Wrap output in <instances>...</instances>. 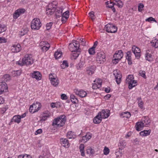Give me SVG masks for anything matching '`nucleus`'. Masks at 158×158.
Instances as JSON below:
<instances>
[{
    "mask_svg": "<svg viewBox=\"0 0 158 158\" xmlns=\"http://www.w3.org/2000/svg\"><path fill=\"white\" fill-rule=\"evenodd\" d=\"M66 121L65 116L62 115L55 118L52 121V125L56 128H60L64 125Z\"/></svg>",
    "mask_w": 158,
    "mask_h": 158,
    "instance_id": "1",
    "label": "nucleus"
},
{
    "mask_svg": "<svg viewBox=\"0 0 158 158\" xmlns=\"http://www.w3.org/2000/svg\"><path fill=\"white\" fill-rule=\"evenodd\" d=\"M34 60L31 55L27 54L23 57L22 61H17L16 64L20 66L23 65H28L32 64L34 63Z\"/></svg>",
    "mask_w": 158,
    "mask_h": 158,
    "instance_id": "2",
    "label": "nucleus"
},
{
    "mask_svg": "<svg viewBox=\"0 0 158 158\" xmlns=\"http://www.w3.org/2000/svg\"><path fill=\"white\" fill-rule=\"evenodd\" d=\"M126 82L128 85V88L130 89H132L137 85V81L134 80L133 75H129L127 77Z\"/></svg>",
    "mask_w": 158,
    "mask_h": 158,
    "instance_id": "3",
    "label": "nucleus"
},
{
    "mask_svg": "<svg viewBox=\"0 0 158 158\" xmlns=\"http://www.w3.org/2000/svg\"><path fill=\"white\" fill-rule=\"evenodd\" d=\"M31 28L34 30H39L41 26V23L40 19L38 18L33 19L31 22Z\"/></svg>",
    "mask_w": 158,
    "mask_h": 158,
    "instance_id": "4",
    "label": "nucleus"
},
{
    "mask_svg": "<svg viewBox=\"0 0 158 158\" xmlns=\"http://www.w3.org/2000/svg\"><path fill=\"white\" fill-rule=\"evenodd\" d=\"M56 7V2H53L51 3L48 4L46 8V13L49 15H52L53 14L55 11Z\"/></svg>",
    "mask_w": 158,
    "mask_h": 158,
    "instance_id": "5",
    "label": "nucleus"
},
{
    "mask_svg": "<svg viewBox=\"0 0 158 158\" xmlns=\"http://www.w3.org/2000/svg\"><path fill=\"white\" fill-rule=\"evenodd\" d=\"M41 106V104L39 102H34L30 106L29 111L32 113L37 112L40 110Z\"/></svg>",
    "mask_w": 158,
    "mask_h": 158,
    "instance_id": "6",
    "label": "nucleus"
},
{
    "mask_svg": "<svg viewBox=\"0 0 158 158\" xmlns=\"http://www.w3.org/2000/svg\"><path fill=\"white\" fill-rule=\"evenodd\" d=\"M49 78L51 84L53 86H57L59 83V80L56 76L54 74H51L49 75Z\"/></svg>",
    "mask_w": 158,
    "mask_h": 158,
    "instance_id": "7",
    "label": "nucleus"
},
{
    "mask_svg": "<svg viewBox=\"0 0 158 158\" xmlns=\"http://www.w3.org/2000/svg\"><path fill=\"white\" fill-rule=\"evenodd\" d=\"M105 55L103 52H100L97 53L96 57V60L97 62L99 64H102L105 61Z\"/></svg>",
    "mask_w": 158,
    "mask_h": 158,
    "instance_id": "8",
    "label": "nucleus"
},
{
    "mask_svg": "<svg viewBox=\"0 0 158 158\" xmlns=\"http://www.w3.org/2000/svg\"><path fill=\"white\" fill-rule=\"evenodd\" d=\"M79 43L77 41L74 40L72 43L69 44V48L70 51L76 52L79 49Z\"/></svg>",
    "mask_w": 158,
    "mask_h": 158,
    "instance_id": "9",
    "label": "nucleus"
},
{
    "mask_svg": "<svg viewBox=\"0 0 158 158\" xmlns=\"http://www.w3.org/2000/svg\"><path fill=\"white\" fill-rule=\"evenodd\" d=\"M105 29L106 30V31L108 32L111 33H115L117 30V27H116L111 24H108L106 25Z\"/></svg>",
    "mask_w": 158,
    "mask_h": 158,
    "instance_id": "10",
    "label": "nucleus"
},
{
    "mask_svg": "<svg viewBox=\"0 0 158 158\" xmlns=\"http://www.w3.org/2000/svg\"><path fill=\"white\" fill-rule=\"evenodd\" d=\"M102 83V81L101 79L96 78L94 81V83L93 84V89H96L100 88L101 87Z\"/></svg>",
    "mask_w": 158,
    "mask_h": 158,
    "instance_id": "11",
    "label": "nucleus"
},
{
    "mask_svg": "<svg viewBox=\"0 0 158 158\" xmlns=\"http://www.w3.org/2000/svg\"><path fill=\"white\" fill-rule=\"evenodd\" d=\"M113 74L116 79V81L118 84H119L121 81L122 75L119 71L116 70L114 71Z\"/></svg>",
    "mask_w": 158,
    "mask_h": 158,
    "instance_id": "12",
    "label": "nucleus"
},
{
    "mask_svg": "<svg viewBox=\"0 0 158 158\" xmlns=\"http://www.w3.org/2000/svg\"><path fill=\"white\" fill-rule=\"evenodd\" d=\"M21 49L20 45L18 43H15L13 44L10 48L11 51L14 53L19 52Z\"/></svg>",
    "mask_w": 158,
    "mask_h": 158,
    "instance_id": "13",
    "label": "nucleus"
},
{
    "mask_svg": "<svg viewBox=\"0 0 158 158\" xmlns=\"http://www.w3.org/2000/svg\"><path fill=\"white\" fill-rule=\"evenodd\" d=\"M74 92L76 94L81 98L85 97L87 95L86 91L83 89H74Z\"/></svg>",
    "mask_w": 158,
    "mask_h": 158,
    "instance_id": "14",
    "label": "nucleus"
},
{
    "mask_svg": "<svg viewBox=\"0 0 158 158\" xmlns=\"http://www.w3.org/2000/svg\"><path fill=\"white\" fill-rule=\"evenodd\" d=\"M132 50L135 57L138 59L139 58L140 56V50L138 47L134 45L132 48Z\"/></svg>",
    "mask_w": 158,
    "mask_h": 158,
    "instance_id": "15",
    "label": "nucleus"
},
{
    "mask_svg": "<svg viewBox=\"0 0 158 158\" xmlns=\"http://www.w3.org/2000/svg\"><path fill=\"white\" fill-rule=\"evenodd\" d=\"M25 10L23 9H19L15 10L13 15V17L15 19H17L20 15L25 12Z\"/></svg>",
    "mask_w": 158,
    "mask_h": 158,
    "instance_id": "16",
    "label": "nucleus"
},
{
    "mask_svg": "<svg viewBox=\"0 0 158 158\" xmlns=\"http://www.w3.org/2000/svg\"><path fill=\"white\" fill-rule=\"evenodd\" d=\"M102 118L105 119L107 118L110 115V111L108 110H103L101 112L98 113Z\"/></svg>",
    "mask_w": 158,
    "mask_h": 158,
    "instance_id": "17",
    "label": "nucleus"
},
{
    "mask_svg": "<svg viewBox=\"0 0 158 158\" xmlns=\"http://www.w3.org/2000/svg\"><path fill=\"white\" fill-rule=\"evenodd\" d=\"M51 115V113L50 111L48 110L44 111L43 112V115L41 117L40 120L42 121H46L50 117Z\"/></svg>",
    "mask_w": 158,
    "mask_h": 158,
    "instance_id": "18",
    "label": "nucleus"
},
{
    "mask_svg": "<svg viewBox=\"0 0 158 158\" xmlns=\"http://www.w3.org/2000/svg\"><path fill=\"white\" fill-rule=\"evenodd\" d=\"M31 77L33 78H35L37 80H40L41 79V75L40 73L38 71H34L31 73Z\"/></svg>",
    "mask_w": 158,
    "mask_h": 158,
    "instance_id": "19",
    "label": "nucleus"
},
{
    "mask_svg": "<svg viewBox=\"0 0 158 158\" xmlns=\"http://www.w3.org/2000/svg\"><path fill=\"white\" fill-rule=\"evenodd\" d=\"M0 90L4 93L7 92L8 91L7 85L5 82L0 83Z\"/></svg>",
    "mask_w": 158,
    "mask_h": 158,
    "instance_id": "20",
    "label": "nucleus"
},
{
    "mask_svg": "<svg viewBox=\"0 0 158 158\" xmlns=\"http://www.w3.org/2000/svg\"><path fill=\"white\" fill-rule=\"evenodd\" d=\"M123 56V53L121 50L117 51L114 55V58L117 59L119 60Z\"/></svg>",
    "mask_w": 158,
    "mask_h": 158,
    "instance_id": "21",
    "label": "nucleus"
},
{
    "mask_svg": "<svg viewBox=\"0 0 158 158\" xmlns=\"http://www.w3.org/2000/svg\"><path fill=\"white\" fill-rule=\"evenodd\" d=\"M98 44L97 41H96L94 43L93 46L89 48L88 50V52L89 54L93 55L95 53V48L96 47Z\"/></svg>",
    "mask_w": 158,
    "mask_h": 158,
    "instance_id": "22",
    "label": "nucleus"
},
{
    "mask_svg": "<svg viewBox=\"0 0 158 158\" xmlns=\"http://www.w3.org/2000/svg\"><path fill=\"white\" fill-rule=\"evenodd\" d=\"M92 136L91 133H87L85 135L82 137L80 141L82 142H86L91 139Z\"/></svg>",
    "mask_w": 158,
    "mask_h": 158,
    "instance_id": "23",
    "label": "nucleus"
},
{
    "mask_svg": "<svg viewBox=\"0 0 158 158\" xmlns=\"http://www.w3.org/2000/svg\"><path fill=\"white\" fill-rule=\"evenodd\" d=\"M141 122L145 127L148 126L150 123V120L148 117H144L142 118Z\"/></svg>",
    "mask_w": 158,
    "mask_h": 158,
    "instance_id": "24",
    "label": "nucleus"
},
{
    "mask_svg": "<svg viewBox=\"0 0 158 158\" xmlns=\"http://www.w3.org/2000/svg\"><path fill=\"white\" fill-rule=\"evenodd\" d=\"M61 144L64 147L68 148L70 146L68 140L66 138H62L60 139Z\"/></svg>",
    "mask_w": 158,
    "mask_h": 158,
    "instance_id": "25",
    "label": "nucleus"
},
{
    "mask_svg": "<svg viewBox=\"0 0 158 158\" xmlns=\"http://www.w3.org/2000/svg\"><path fill=\"white\" fill-rule=\"evenodd\" d=\"M144 127L145 126L141 121L139 122L136 123L135 126V129L137 131H139L142 130Z\"/></svg>",
    "mask_w": 158,
    "mask_h": 158,
    "instance_id": "26",
    "label": "nucleus"
},
{
    "mask_svg": "<svg viewBox=\"0 0 158 158\" xmlns=\"http://www.w3.org/2000/svg\"><path fill=\"white\" fill-rule=\"evenodd\" d=\"M61 21L63 23L65 22L66 20L69 17V12L67 11L64 12L63 14H62Z\"/></svg>",
    "mask_w": 158,
    "mask_h": 158,
    "instance_id": "27",
    "label": "nucleus"
},
{
    "mask_svg": "<svg viewBox=\"0 0 158 158\" xmlns=\"http://www.w3.org/2000/svg\"><path fill=\"white\" fill-rule=\"evenodd\" d=\"M102 119V118L98 114L93 119L94 123L95 124H98L101 122Z\"/></svg>",
    "mask_w": 158,
    "mask_h": 158,
    "instance_id": "28",
    "label": "nucleus"
},
{
    "mask_svg": "<svg viewBox=\"0 0 158 158\" xmlns=\"http://www.w3.org/2000/svg\"><path fill=\"white\" fill-rule=\"evenodd\" d=\"M137 100L138 106L140 109L144 110V102L142 101V99L140 98H138Z\"/></svg>",
    "mask_w": 158,
    "mask_h": 158,
    "instance_id": "29",
    "label": "nucleus"
},
{
    "mask_svg": "<svg viewBox=\"0 0 158 158\" xmlns=\"http://www.w3.org/2000/svg\"><path fill=\"white\" fill-rule=\"evenodd\" d=\"M152 47L157 48H158V40L156 38H154L151 42Z\"/></svg>",
    "mask_w": 158,
    "mask_h": 158,
    "instance_id": "30",
    "label": "nucleus"
},
{
    "mask_svg": "<svg viewBox=\"0 0 158 158\" xmlns=\"http://www.w3.org/2000/svg\"><path fill=\"white\" fill-rule=\"evenodd\" d=\"M151 130H144L140 132V135L142 136H146L149 135L151 133Z\"/></svg>",
    "mask_w": 158,
    "mask_h": 158,
    "instance_id": "31",
    "label": "nucleus"
},
{
    "mask_svg": "<svg viewBox=\"0 0 158 158\" xmlns=\"http://www.w3.org/2000/svg\"><path fill=\"white\" fill-rule=\"evenodd\" d=\"M149 50H147L145 55V57L146 60L151 61L153 60V58L152 57V55L148 52Z\"/></svg>",
    "mask_w": 158,
    "mask_h": 158,
    "instance_id": "32",
    "label": "nucleus"
},
{
    "mask_svg": "<svg viewBox=\"0 0 158 158\" xmlns=\"http://www.w3.org/2000/svg\"><path fill=\"white\" fill-rule=\"evenodd\" d=\"M56 11L55 12V14L57 16L60 17L62 15L63 11V8L62 7H58L56 8Z\"/></svg>",
    "mask_w": 158,
    "mask_h": 158,
    "instance_id": "33",
    "label": "nucleus"
},
{
    "mask_svg": "<svg viewBox=\"0 0 158 158\" xmlns=\"http://www.w3.org/2000/svg\"><path fill=\"white\" fill-rule=\"evenodd\" d=\"M126 59L128 61L129 64L130 65L132 64L131 60V53L130 52H128L127 54Z\"/></svg>",
    "mask_w": 158,
    "mask_h": 158,
    "instance_id": "34",
    "label": "nucleus"
},
{
    "mask_svg": "<svg viewBox=\"0 0 158 158\" xmlns=\"http://www.w3.org/2000/svg\"><path fill=\"white\" fill-rule=\"evenodd\" d=\"M120 115L122 118H129L131 116L130 112H125L120 114Z\"/></svg>",
    "mask_w": 158,
    "mask_h": 158,
    "instance_id": "35",
    "label": "nucleus"
},
{
    "mask_svg": "<svg viewBox=\"0 0 158 158\" xmlns=\"http://www.w3.org/2000/svg\"><path fill=\"white\" fill-rule=\"evenodd\" d=\"M67 136L69 139H74L76 138V135L74 132L72 131H70L68 132L67 134Z\"/></svg>",
    "mask_w": 158,
    "mask_h": 158,
    "instance_id": "36",
    "label": "nucleus"
},
{
    "mask_svg": "<svg viewBox=\"0 0 158 158\" xmlns=\"http://www.w3.org/2000/svg\"><path fill=\"white\" fill-rule=\"evenodd\" d=\"M62 54V52L60 50L58 49L55 52L54 56L56 59H58L61 57Z\"/></svg>",
    "mask_w": 158,
    "mask_h": 158,
    "instance_id": "37",
    "label": "nucleus"
},
{
    "mask_svg": "<svg viewBox=\"0 0 158 158\" xmlns=\"http://www.w3.org/2000/svg\"><path fill=\"white\" fill-rule=\"evenodd\" d=\"M85 146L84 144H81L79 146V149L82 156H85L84 151Z\"/></svg>",
    "mask_w": 158,
    "mask_h": 158,
    "instance_id": "38",
    "label": "nucleus"
},
{
    "mask_svg": "<svg viewBox=\"0 0 158 158\" xmlns=\"http://www.w3.org/2000/svg\"><path fill=\"white\" fill-rule=\"evenodd\" d=\"M20 118L19 115H15L13 118V120L14 122L19 123L21 122Z\"/></svg>",
    "mask_w": 158,
    "mask_h": 158,
    "instance_id": "39",
    "label": "nucleus"
},
{
    "mask_svg": "<svg viewBox=\"0 0 158 158\" xmlns=\"http://www.w3.org/2000/svg\"><path fill=\"white\" fill-rule=\"evenodd\" d=\"M114 4L119 8H121L123 6V4L121 0H114Z\"/></svg>",
    "mask_w": 158,
    "mask_h": 158,
    "instance_id": "40",
    "label": "nucleus"
},
{
    "mask_svg": "<svg viewBox=\"0 0 158 158\" xmlns=\"http://www.w3.org/2000/svg\"><path fill=\"white\" fill-rule=\"evenodd\" d=\"M86 153L89 155H93L94 154L95 152L93 149L89 147L87 149Z\"/></svg>",
    "mask_w": 158,
    "mask_h": 158,
    "instance_id": "41",
    "label": "nucleus"
},
{
    "mask_svg": "<svg viewBox=\"0 0 158 158\" xmlns=\"http://www.w3.org/2000/svg\"><path fill=\"white\" fill-rule=\"evenodd\" d=\"M28 31L27 28L23 29L19 32V35L20 36H23L27 33Z\"/></svg>",
    "mask_w": 158,
    "mask_h": 158,
    "instance_id": "42",
    "label": "nucleus"
},
{
    "mask_svg": "<svg viewBox=\"0 0 158 158\" xmlns=\"http://www.w3.org/2000/svg\"><path fill=\"white\" fill-rule=\"evenodd\" d=\"M49 155L48 152H44L39 157V158H48Z\"/></svg>",
    "mask_w": 158,
    "mask_h": 158,
    "instance_id": "43",
    "label": "nucleus"
},
{
    "mask_svg": "<svg viewBox=\"0 0 158 158\" xmlns=\"http://www.w3.org/2000/svg\"><path fill=\"white\" fill-rule=\"evenodd\" d=\"M70 98L71 101L73 103H76L78 102L77 99L76 98L75 96L73 94L71 95Z\"/></svg>",
    "mask_w": 158,
    "mask_h": 158,
    "instance_id": "44",
    "label": "nucleus"
},
{
    "mask_svg": "<svg viewBox=\"0 0 158 158\" xmlns=\"http://www.w3.org/2000/svg\"><path fill=\"white\" fill-rule=\"evenodd\" d=\"M12 73L14 77L19 76L21 74V71L20 70L14 71L12 72Z\"/></svg>",
    "mask_w": 158,
    "mask_h": 158,
    "instance_id": "45",
    "label": "nucleus"
},
{
    "mask_svg": "<svg viewBox=\"0 0 158 158\" xmlns=\"http://www.w3.org/2000/svg\"><path fill=\"white\" fill-rule=\"evenodd\" d=\"M69 66V64L67 61L64 60L63 61L62 64H61V67L62 69H64Z\"/></svg>",
    "mask_w": 158,
    "mask_h": 158,
    "instance_id": "46",
    "label": "nucleus"
},
{
    "mask_svg": "<svg viewBox=\"0 0 158 158\" xmlns=\"http://www.w3.org/2000/svg\"><path fill=\"white\" fill-rule=\"evenodd\" d=\"M2 79L5 81H7L10 79V77L9 74H5L3 76Z\"/></svg>",
    "mask_w": 158,
    "mask_h": 158,
    "instance_id": "47",
    "label": "nucleus"
},
{
    "mask_svg": "<svg viewBox=\"0 0 158 158\" xmlns=\"http://www.w3.org/2000/svg\"><path fill=\"white\" fill-rule=\"evenodd\" d=\"M18 158H32V157L30 155L24 154L19 156Z\"/></svg>",
    "mask_w": 158,
    "mask_h": 158,
    "instance_id": "48",
    "label": "nucleus"
},
{
    "mask_svg": "<svg viewBox=\"0 0 158 158\" xmlns=\"http://www.w3.org/2000/svg\"><path fill=\"white\" fill-rule=\"evenodd\" d=\"M47 45L45 46L42 47L41 48V49L43 51H48L49 48L50 47V45L49 44H47Z\"/></svg>",
    "mask_w": 158,
    "mask_h": 158,
    "instance_id": "49",
    "label": "nucleus"
},
{
    "mask_svg": "<svg viewBox=\"0 0 158 158\" xmlns=\"http://www.w3.org/2000/svg\"><path fill=\"white\" fill-rule=\"evenodd\" d=\"M94 69L91 67L87 70V73L88 74L91 75L94 73Z\"/></svg>",
    "mask_w": 158,
    "mask_h": 158,
    "instance_id": "50",
    "label": "nucleus"
},
{
    "mask_svg": "<svg viewBox=\"0 0 158 158\" xmlns=\"http://www.w3.org/2000/svg\"><path fill=\"white\" fill-rule=\"evenodd\" d=\"M6 27L3 25L0 24V34L6 31Z\"/></svg>",
    "mask_w": 158,
    "mask_h": 158,
    "instance_id": "51",
    "label": "nucleus"
},
{
    "mask_svg": "<svg viewBox=\"0 0 158 158\" xmlns=\"http://www.w3.org/2000/svg\"><path fill=\"white\" fill-rule=\"evenodd\" d=\"M79 54L77 52H74L72 54V55L71 56L72 59H76L78 56Z\"/></svg>",
    "mask_w": 158,
    "mask_h": 158,
    "instance_id": "52",
    "label": "nucleus"
},
{
    "mask_svg": "<svg viewBox=\"0 0 158 158\" xmlns=\"http://www.w3.org/2000/svg\"><path fill=\"white\" fill-rule=\"evenodd\" d=\"M145 21L146 22H149L150 23L152 22V21H153V22H155L156 23H157V21L155 19L151 17H149V18H148L146 19H145Z\"/></svg>",
    "mask_w": 158,
    "mask_h": 158,
    "instance_id": "53",
    "label": "nucleus"
},
{
    "mask_svg": "<svg viewBox=\"0 0 158 158\" xmlns=\"http://www.w3.org/2000/svg\"><path fill=\"white\" fill-rule=\"evenodd\" d=\"M114 2H110L109 3L108 2H106V4L107 5V6L109 8H112L114 7V5H115Z\"/></svg>",
    "mask_w": 158,
    "mask_h": 158,
    "instance_id": "54",
    "label": "nucleus"
},
{
    "mask_svg": "<svg viewBox=\"0 0 158 158\" xmlns=\"http://www.w3.org/2000/svg\"><path fill=\"white\" fill-rule=\"evenodd\" d=\"M110 152V150L108 148L105 147L103 150V153L104 155H107L109 154Z\"/></svg>",
    "mask_w": 158,
    "mask_h": 158,
    "instance_id": "55",
    "label": "nucleus"
},
{
    "mask_svg": "<svg viewBox=\"0 0 158 158\" xmlns=\"http://www.w3.org/2000/svg\"><path fill=\"white\" fill-rule=\"evenodd\" d=\"M144 7L143 4L140 3L138 6V10L139 12H141L143 10Z\"/></svg>",
    "mask_w": 158,
    "mask_h": 158,
    "instance_id": "56",
    "label": "nucleus"
},
{
    "mask_svg": "<svg viewBox=\"0 0 158 158\" xmlns=\"http://www.w3.org/2000/svg\"><path fill=\"white\" fill-rule=\"evenodd\" d=\"M53 23L52 22H50L47 23L46 25V29L47 30H49L52 25Z\"/></svg>",
    "mask_w": 158,
    "mask_h": 158,
    "instance_id": "57",
    "label": "nucleus"
},
{
    "mask_svg": "<svg viewBox=\"0 0 158 158\" xmlns=\"http://www.w3.org/2000/svg\"><path fill=\"white\" fill-rule=\"evenodd\" d=\"M89 16L92 20L94 19V12L93 11H91L89 13Z\"/></svg>",
    "mask_w": 158,
    "mask_h": 158,
    "instance_id": "58",
    "label": "nucleus"
},
{
    "mask_svg": "<svg viewBox=\"0 0 158 158\" xmlns=\"http://www.w3.org/2000/svg\"><path fill=\"white\" fill-rule=\"evenodd\" d=\"M23 44L27 45L30 43V40L29 38L25 39L23 41Z\"/></svg>",
    "mask_w": 158,
    "mask_h": 158,
    "instance_id": "59",
    "label": "nucleus"
},
{
    "mask_svg": "<svg viewBox=\"0 0 158 158\" xmlns=\"http://www.w3.org/2000/svg\"><path fill=\"white\" fill-rule=\"evenodd\" d=\"M58 103L57 102L56 103H52L51 104V106L52 108L55 107L57 108L58 107Z\"/></svg>",
    "mask_w": 158,
    "mask_h": 158,
    "instance_id": "60",
    "label": "nucleus"
},
{
    "mask_svg": "<svg viewBox=\"0 0 158 158\" xmlns=\"http://www.w3.org/2000/svg\"><path fill=\"white\" fill-rule=\"evenodd\" d=\"M47 44H48L47 42L45 41H42L41 42L40 44V46L41 48L42 47L45 46L47 45Z\"/></svg>",
    "mask_w": 158,
    "mask_h": 158,
    "instance_id": "61",
    "label": "nucleus"
},
{
    "mask_svg": "<svg viewBox=\"0 0 158 158\" xmlns=\"http://www.w3.org/2000/svg\"><path fill=\"white\" fill-rule=\"evenodd\" d=\"M6 41V39L5 38L0 37V43H5Z\"/></svg>",
    "mask_w": 158,
    "mask_h": 158,
    "instance_id": "62",
    "label": "nucleus"
},
{
    "mask_svg": "<svg viewBox=\"0 0 158 158\" xmlns=\"http://www.w3.org/2000/svg\"><path fill=\"white\" fill-rule=\"evenodd\" d=\"M42 130L41 129H39L35 131V135H37L41 134L42 132Z\"/></svg>",
    "mask_w": 158,
    "mask_h": 158,
    "instance_id": "63",
    "label": "nucleus"
},
{
    "mask_svg": "<svg viewBox=\"0 0 158 158\" xmlns=\"http://www.w3.org/2000/svg\"><path fill=\"white\" fill-rule=\"evenodd\" d=\"M119 143L121 145H122L123 148H124L126 146L125 142V140H120L119 141Z\"/></svg>",
    "mask_w": 158,
    "mask_h": 158,
    "instance_id": "64",
    "label": "nucleus"
}]
</instances>
